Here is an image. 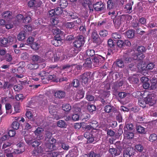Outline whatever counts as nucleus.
Returning <instances> with one entry per match:
<instances>
[{
	"mask_svg": "<svg viewBox=\"0 0 157 157\" xmlns=\"http://www.w3.org/2000/svg\"><path fill=\"white\" fill-rule=\"evenodd\" d=\"M109 152L112 155L116 156L119 155L121 151L120 150H117L114 148H110L109 149Z\"/></svg>",
	"mask_w": 157,
	"mask_h": 157,
	"instance_id": "f3484780",
	"label": "nucleus"
},
{
	"mask_svg": "<svg viewBox=\"0 0 157 157\" xmlns=\"http://www.w3.org/2000/svg\"><path fill=\"white\" fill-rule=\"evenodd\" d=\"M145 57L144 56L143 54H139V55L137 54H135L132 57L133 61H134V60H139L140 59H144Z\"/></svg>",
	"mask_w": 157,
	"mask_h": 157,
	"instance_id": "5701e85b",
	"label": "nucleus"
},
{
	"mask_svg": "<svg viewBox=\"0 0 157 157\" xmlns=\"http://www.w3.org/2000/svg\"><path fill=\"white\" fill-rule=\"evenodd\" d=\"M124 9H125V11L127 13H131L132 12V5L131 4L128 3L126 5Z\"/></svg>",
	"mask_w": 157,
	"mask_h": 157,
	"instance_id": "473e14b6",
	"label": "nucleus"
},
{
	"mask_svg": "<svg viewBox=\"0 0 157 157\" xmlns=\"http://www.w3.org/2000/svg\"><path fill=\"white\" fill-rule=\"evenodd\" d=\"M124 137L128 139H132L134 136L133 133L129 132L126 130H124Z\"/></svg>",
	"mask_w": 157,
	"mask_h": 157,
	"instance_id": "a211bd4d",
	"label": "nucleus"
},
{
	"mask_svg": "<svg viewBox=\"0 0 157 157\" xmlns=\"http://www.w3.org/2000/svg\"><path fill=\"white\" fill-rule=\"evenodd\" d=\"M36 76V77H33L32 79L35 81H38L39 80H43L45 78L44 77L46 75V73L45 71H42L40 73H37Z\"/></svg>",
	"mask_w": 157,
	"mask_h": 157,
	"instance_id": "0eeeda50",
	"label": "nucleus"
},
{
	"mask_svg": "<svg viewBox=\"0 0 157 157\" xmlns=\"http://www.w3.org/2000/svg\"><path fill=\"white\" fill-rule=\"evenodd\" d=\"M63 13L62 8L61 7H58L54 9H52L49 11V15L50 17L54 15H59L62 14Z\"/></svg>",
	"mask_w": 157,
	"mask_h": 157,
	"instance_id": "f03ea898",
	"label": "nucleus"
},
{
	"mask_svg": "<svg viewBox=\"0 0 157 157\" xmlns=\"http://www.w3.org/2000/svg\"><path fill=\"white\" fill-rule=\"evenodd\" d=\"M129 79L130 81H131L132 82H134L135 83H137L139 82L138 78L134 76L130 77Z\"/></svg>",
	"mask_w": 157,
	"mask_h": 157,
	"instance_id": "bf43d9fd",
	"label": "nucleus"
},
{
	"mask_svg": "<svg viewBox=\"0 0 157 157\" xmlns=\"http://www.w3.org/2000/svg\"><path fill=\"white\" fill-rule=\"evenodd\" d=\"M67 15L69 18L72 19H76L78 17L76 13H74L71 12L68 13Z\"/></svg>",
	"mask_w": 157,
	"mask_h": 157,
	"instance_id": "72a5a7b5",
	"label": "nucleus"
},
{
	"mask_svg": "<svg viewBox=\"0 0 157 157\" xmlns=\"http://www.w3.org/2000/svg\"><path fill=\"white\" fill-rule=\"evenodd\" d=\"M56 144L51 143L50 141V143H48L46 144V151H51L57 149V148L56 147Z\"/></svg>",
	"mask_w": 157,
	"mask_h": 157,
	"instance_id": "6e6552de",
	"label": "nucleus"
},
{
	"mask_svg": "<svg viewBox=\"0 0 157 157\" xmlns=\"http://www.w3.org/2000/svg\"><path fill=\"white\" fill-rule=\"evenodd\" d=\"M12 144V143L10 142H5L2 145V149H4L6 147H10L11 145Z\"/></svg>",
	"mask_w": 157,
	"mask_h": 157,
	"instance_id": "0e129e2a",
	"label": "nucleus"
},
{
	"mask_svg": "<svg viewBox=\"0 0 157 157\" xmlns=\"http://www.w3.org/2000/svg\"><path fill=\"white\" fill-rule=\"evenodd\" d=\"M29 56L28 53L25 52L21 54V57L23 60H26L28 59Z\"/></svg>",
	"mask_w": 157,
	"mask_h": 157,
	"instance_id": "774afa93",
	"label": "nucleus"
},
{
	"mask_svg": "<svg viewBox=\"0 0 157 157\" xmlns=\"http://www.w3.org/2000/svg\"><path fill=\"white\" fill-rule=\"evenodd\" d=\"M62 109L64 111L68 112L71 109V107L69 104H64L63 105Z\"/></svg>",
	"mask_w": 157,
	"mask_h": 157,
	"instance_id": "2f4dec72",
	"label": "nucleus"
},
{
	"mask_svg": "<svg viewBox=\"0 0 157 157\" xmlns=\"http://www.w3.org/2000/svg\"><path fill=\"white\" fill-rule=\"evenodd\" d=\"M19 124L17 121L14 122L12 124V128L15 130L18 129L19 127Z\"/></svg>",
	"mask_w": 157,
	"mask_h": 157,
	"instance_id": "4d7b16f0",
	"label": "nucleus"
},
{
	"mask_svg": "<svg viewBox=\"0 0 157 157\" xmlns=\"http://www.w3.org/2000/svg\"><path fill=\"white\" fill-rule=\"evenodd\" d=\"M86 54L89 56H92L94 55V51L93 50L88 49L86 51Z\"/></svg>",
	"mask_w": 157,
	"mask_h": 157,
	"instance_id": "3c124183",
	"label": "nucleus"
},
{
	"mask_svg": "<svg viewBox=\"0 0 157 157\" xmlns=\"http://www.w3.org/2000/svg\"><path fill=\"white\" fill-rule=\"evenodd\" d=\"M0 43L1 46L4 47L7 46L9 45V40L7 38L3 37L0 39Z\"/></svg>",
	"mask_w": 157,
	"mask_h": 157,
	"instance_id": "4468645a",
	"label": "nucleus"
},
{
	"mask_svg": "<svg viewBox=\"0 0 157 157\" xmlns=\"http://www.w3.org/2000/svg\"><path fill=\"white\" fill-rule=\"evenodd\" d=\"M116 114V119L119 122H122L123 119L121 114L119 112H117Z\"/></svg>",
	"mask_w": 157,
	"mask_h": 157,
	"instance_id": "338daca9",
	"label": "nucleus"
},
{
	"mask_svg": "<svg viewBox=\"0 0 157 157\" xmlns=\"http://www.w3.org/2000/svg\"><path fill=\"white\" fill-rule=\"evenodd\" d=\"M14 111L16 113H20L21 111V108L18 102L15 103L13 105Z\"/></svg>",
	"mask_w": 157,
	"mask_h": 157,
	"instance_id": "bb28decb",
	"label": "nucleus"
},
{
	"mask_svg": "<svg viewBox=\"0 0 157 157\" xmlns=\"http://www.w3.org/2000/svg\"><path fill=\"white\" fill-rule=\"evenodd\" d=\"M54 95L56 98H63L65 96L66 94L63 91L58 90L55 92Z\"/></svg>",
	"mask_w": 157,
	"mask_h": 157,
	"instance_id": "9b49d317",
	"label": "nucleus"
},
{
	"mask_svg": "<svg viewBox=\"0 0 157 157\" xmlns=\"http://www.w3.org/2000/svg\"><path fill=\"white\" fill-rule=\"evenodd\" d=\"M32 48L35 50H37L40 47V45L37 43L34 42L31 44Z\"/></svg>",
	"mask_w": 157,
	"mask_h": 157,
	"instance_id": "6e6d98bb",
	"label": "nucleus"
},
{
	"mask_svg": "<svg viewBox=\"0 0 157 157\" xmlns=\"http://www.w3.org/2000/svg\"><path fill=\"white\" fill-rule=\"evenodd\" d=\"M75 26L74 23L73 22H67L65 24V26L66 28L68 29H71L73 28Z\"/></svg>",
	"mask_w": 157,
	"mask_h": 157,
	"instance_id": "4c0bfd02",
	"label": "nucleus"
},
{
	"mask_svg": "<svg viewBox=\"0 0 157 157\" xmlns=\"http://www.w3.org/2000/svg\"><path fill=\"white\" fill-rule=\"evenodd\" d=\"M96 56L101 63L104 62L105 59L107 58V55L105 52H103L102 55H98L97 56Z\"/></svg>",
	"mask_w": 157,
	"mask_h": 157,
	"instance_id": "6ab92c4d",
	"label": "nucleus"
},
{
	"mask_svg": "<svg viewBox=\"0 0 157 157\" xmlns=\"http://www.w3.org/2000/svg\"><path fill=\"white\" fill-rule=\"evenodd\" d=\"M80 78L82 85L84 86L88 82L89 76L86 74H84L80 76Z\"/></svg>",
	"mask_w": 157,
	"mask_h": 157,
	"instance_id": "9d476101",
	"label": "nucleus"
},
{
	"mask_svg": "<svg viewBox=\"0 0 157 157\" xmlns=\"http://www.w3.org/2000/svg\"><path fill=\"white\" fill-rule=\"evenodd\" d=\"M115 63L116 65L119 67L122 68L124 67V63L121 59H117Z\"/></svg>",
	"mask_w": 157,
	"mask_h": 157,
	"instance_id": "c85d7f7f",
	"label": "nucleus"
},
{
	"mask_svg": "<svg viewBox=\"0 0 157 157\" xmlns=\"http://www.w3.org/2000/svg\"><path fill=\"white\" fill-rule=\"evenodd\" d=\"M52 136V134L50 132H46L45 134V140L48 141L50 139H51Z\"/></svg>",
	"mask_w": 157,
	"mask_h": 157,
	"instance_id": "13d9d810",
	"label": "nucleus"
},
{
	"mask_svg": "<svg viewBox=\"0 0 157 157\" xmlns=\"http://www.w3.org/2000/svg\"><path fill=\"white\" fill-rule=\"evenodd\" d=\"M32 60L35 63L39 62L40 61V57L37 55H33L32 57Z\"/></svg>",
	"mask_w": 157,
	"mask_h": 157,
	"instance_id": "8fccbe9b",
	"label": "nucleus"
},
{
	"mask_svg": "<svg viewBox=\"0 0 157 157\" xmlns=\"http://www.w3.org/2000/svg\"><path fill=\"white\" fill-rule=\"evenodd\" d=\"M84 96L83 92L81 90L78 91L75 95L76 101L82 98Z\"/></svg>",
	"mask_w": 157,
	"mask_h": 157,
	"instance_id": "cd10ccee",
	"label": "nucleus"
},
{
	"mask_svg": "<svg viewBox=\"0 0 157 157\" xmlns=\"http://www.w3.org/2000/svg\"><path fill=\"white\" fill-rule=\"evenodd\" d=\"M60 6L63 8H65L67 6V3L66 0H61L60 2Z\"/></svg>",
	"mask_w": 157,
	"mask_h": 157,
	"instance_id": "680f3d73",
	"label": "nucleus"
},
{
	"mask_svg": "<svg viewBox=\"0 0 157 157\" xmlns=\"http://www.w3.org/2000/svg\"><path fill=\"white\" fill-rule=\"evenodd\" d=\"M85 43L84 37L82 36H80L78 39L75 41L73 43L74 47L80 51L82 49V47L83 45Z\"/></svg>",
	"mask_w": 157,
	"mask_h": 157,
	"instance_id": "f257e3e1",
	"label": "nucleus"
},
{
	"mask_svg": "<svg viewBox=\"0 0 157 157\" xmlns=\"http://www.w3.org/2000/svg\"><path fill=\"white\" fill-rule=\"evenodd\" d=\"M99 34L101 37H105L107 35L108 33L105 30H102L100 31Z\"/></svg>",
	"mask_w": 157,
	"mask_h": 157,
	"instance_id": "ea45409f",
	"label": "nucleus"
},
{
	"mask_svg": "<svg viewBox=\"0 0 157 157\" xmlns=\"http://www.w3.org/2000/svg\"><path fill=\"white\" fill-rule=\"evenodd\" d=\"M2 17L6 20L11 19L12 17V13L9 11H5L1 14Z\"/></svg>",
	"mask_w": 157,
	"mask_h": 157,
	"instance_id": "1a4fd4ad",
	"label": "nucleus"
},
{
	"mask_svg": "<svg viewBox=\"0 0 157 157\" xmlns=\"http://www.w3.org/2000/svg\"><path fill=\"white\" fill-rule=\"evenodd\" d=\"M6 109V113L7 114H10L11 113L10 112V109L11 108V106L10 104H6L5 105Z\"/></svg>",
	"mask_w": 157,
	"mask_h": 157,
	"instance_id": "69168bd1",
	"label": "nucleus"
},
{
	"mask_svg": "<svg viewBox=\"0 0 157 157\" xmlns=\"http://www.w3.org/2000/svg\"><path fill=\"white\" fill-rule=\"evenodd\" d=\"M28 67L30 69H36L38 68L39 65L37 63H30L28 64Z\"/></svg>",
	"mask_w": 157,
	"mask_h": 157,
	"instance_id": "e433bc0d",
	"label": "nucleus"
},
{
	"mask_svg": "<svg viewBox=\"0 0 157 157\" xmlns=\"http://www.w3.org/2000/svg\"><path fill=\"white\" fill-rule=\"evenodd\" d=\"M17 21L19 22L23 23L24 17L22 15L19 14L16 17Z\"/></svg>",
	"mask_w": 157,
	"mask_h": 157,
	"instance_id": "5fc2aeb1",
	"label": "nucleus"
},
{
	"mask_svg": "<svg viewBox=\"0 0 157 157\" xmlns=\"http://www.w3.org/2000/svg\"><path fill=\"white\" fill-rule=\"evenodd\" d=\"M114 7L113 2L111 0H109L107 2V8L111 10Z\"/></svg>",
	"mask_w": 157,
	"mask_h": 157,
	"instance_id": "c9c22d12",
	"label": "nucleus"
},
{
	"mask_svg": "<svg viewBox=\"0 0 157 157\" xmlns=\"http://www.w3.org/2000/svg\"><path fill=\"white\" fill-rule=\"evenodd\" d=\"M132 63L131 64H130L128 65V68L131 71H135L137 70V67L135 63L136 62L134 61H132Z\"/></svg>",
	"mask_w": 157,
	"mask_h": 157,
	"instance_id": "c756f323",
	"label": "nucleus"
},
{
	"mask_svg": "<svg viewBox=\"0 0 157 157\" xmlns=\"http://www.w3.org/2000/svg\"><path fill=\"white\" fill-rule=\"evenodd\" d=\"M97 124V123L93 124L92 123L91 124L88 125L86 126V128L87 130H90L91 129H94L96 128V125Z\"/></svg>",
	"mask_w": 157,
	"mask_h": 157,
	"instance_id": "a18cd8bd",
	"label": "nucleus"
},
{
	"mask_svg": "<svg viewBox=\"0 0 157 157\" xmlns=\"http://www.w3.org/2000/svg\"><path fill=\"white\" fill-rule=\"evenodd\" d=\"M46 56L48 58L52 59L53 58L54 54L52 51H49L46 53Z\"/></svg>",
	"mask_w": 157,
	"mask_h": 157,
	"instance_id": "603ef678",
	"label": "nucleus"
},
{
	"mask_svg": "<svg viewBox=\"0 0 157 157\" xmlns=\"http://www.w3.org/2000/svg\"><path fill=\"white\" fill-rule=\"evenodd\" d=\"M57 126L61 128H65L67 125L65 121L62 120H60L57 122Z\"/></svg>",
	"mask_w": 157,
	"mask_h": 157,
	"instance_id": "7c9ffc66",
	"label": "nucleus"
},
{
	"mask_svg": "<svg viewBox=\"0 0 157 157\" xmlns=\"http://www.w3.org/2000/svg\"><path fill=\"white\" fill-rule=\"evenodd\" d=\"M136 130L137 131L140 133H144L145 128L144 127L140 126H138L137 127Z\"/></svg>",
	"mask_w": 157,
	"mask_h": 157,
	"instance_id": "a19ab883",
	"label": "nucleus"
},
{
	"mask_svg": "<svg viewBox=\"0 0 157 157\" xmlns=\"http://www.w3.org/2000/svg\"><path fill=\"white\" fill-rule=\"evenodd\" d=\"M78 49H72L70 51V55L69 57H73L76 56V55L79 52Z\"/></svg>",
	"mask_w": 157,
	"mask_h": 157,
	"instance_id": "58836bf2",
	"label": "nucleus"
},
{
	"mask_svg": "<svg viewBox=\"0 0 157 157\" xmlns=\"http://www.w3.org/2000/svg\"><path fill=\"white\" fill-rule=\"evenodd\" d=\"M88 109L90 112H92L96 110V107L93 105H89L88 106Z\"/></svg>",
	"mask_w": 157,
	"mask_h": 157,
	"instance_id": "864d4df0",
	"label": "nucleus"
},
{
	"mask_svg": "<svg viewBox=\"0 0 157 157\" xmlns=\"http://www.w3.org/2000/svg\"><path fill=\"white\" fill-rule=\"evenodd\" d=\"M17 38L19 40H22L25 38V32H22L20 33L18 35Z\"/></svg>",
	"mask_w": 157,
	"mask_h": 157,
	"instance_id": "f704fd0d",
	"label": "nucleus"
},
{
	"mask_svg": "<svg viewBox=\"0 0 157 157\" xmlns=\"http://www.w3.org/2000/svg\"><path fill=\"white\" fill-rule=\"evenodd\" d=\"M133 150L132 148L128 147L125 149L123 152L124 157H131V156L134 155L133 154Z\"/></svg>",
	"mask_w": 157,
	"mask_h": 157,
	"instance_id": "423d86ee",
	"label": "nucleus"
},
{
	"mask_svg": "<svg viewBox=\"0 0 157 157\" xmlns=\"http://www.w3.org/2000/svg\"><path fill=\"white\" fill-rule=\"evenodd\" d=\"M84 137L87 139L88 143L93 142L94 140L93 136L88 132H86L84 134Z\"/></svg>",
	"mask_w": 157,
	"mask_h": 157,
	"instance_id": "ddd939ff",
	"label": "nucleus"
},
{
	"mask_svg": "<svg viewBox=\"0 0 157 157\" xmlns=\"http://www.w3.org/2000/svg\"><path fill=\"white\" fill-rule=\"evenodd\" d=\"M136 62L137 63V66H136L137 67V70H144L145 69V67L144 66L142 67L143 62L142 59L137 60L136 61Z\"/></svg>",
	"mask_w": 157,
	"mask_h": 157,
	"instance_id": "4be33fe9",
	"label": "nucleus"
},
{
	"mask_svg": "<svg viewBox=\"0 0 157 157\" xmlns=\"http://www.w3.org/2000/svg\"><path fill=\"white\" fill-rule=\"evenodd\" d=\"M61 37H59V36H55L54 39L51 41L52 43L55 46H58L62 44V39Z\"/></svg>",
	"mask_w": 157,
	"mask_h": 157,
	"instance_id": "20e7f679",
	"label": "nucleus"
},
{
	"mask_svg": "<svg viewBox=\"0 0 157 157\" xmlns=\"http://www.w3.org/2000/svg\"><path fill=\"white\" fill-rule=\"evenodd\" d=\"M72 118L73 120L75 121L78 120L79 118V114L78 113L73 114L72 116Z\"/></svg>",
	"mask_w": 157,
	"mask_h": 157,
	"instance_id": "e2e57ef3",
	"label": "nucleus"
},
{
	"mask_svg": "<svg viewBox=\"0 0 157 157\" xmlns=\"http://www.w3.org/2000/svg\"><path fill=\"white\" fill-rule=\"evenodd\" d=\"M134 31L132 30H128L125 32V35L128 38H132L134 36Z\"/></svg>",
	"mask_w": 157,
	"mask_h": 157,
	"instance_id": "b1692460",
	"label": "nucleus"
},
{
	"mask_svg": "<svg viewBox=\"0 0 157 157\" xmlns=\"http://www.w3.org/2000/svg\"><path fill=\"white\" fill-rule=\"evenodd\" d=\"M113 108V107L110 105H107L105 107V110L106 112L109 113L112 111Z\"/></svg>",
	"mask_w": 157,
	"mask_h": 157,
	"instance_id": "c03bdc74",
	"label": "nucleus"
},
{
	"mask_svg": "<svg viewBox=\"0 0 157 157\" xmlns=\"http://www.w3.org/2000/svg\"><path fill=\"white\" fill-rule=\"evenodd\" d=\"M122 59L124 61L125 63H128L132 61V59L130 58V56L127 54H125L122 57Z\"/></svg>",
	"mask_w": 157,
	"mask_h": 157,
	"instance_id": "aec40b11",
	"label": "nucleus"
},
{
	"mask_svg": "<svg viewBox=\"0 0 157 157\" xmlns=\"http://www.w3.org/2000/svg\"><path fill=\"white\" fill-rule=\"evenodd\" d=\"M92 62L90 58H87L85 60V63L83 64V66L85 67L90 68L91 66Z\"/></svg>",
	"mask_w": 157,
	"mask_h": 157,
	"instance_id": "393cba45",
	"label": "nucleus"
},
{
	"mask_svg": "<svg viewBox=\"0 0 157 157\" xmlns=\"http://www.w3.org/2000/svg\"><path fill=\"white\" fill-rule=\"evenodd\" d=\"M61 55L60 53H56L53 56L54 62H57L60 61V56Z\"/></svg>",
	"mask_w": 157,
	"mask_h": 157,
	"instance_id": "49530a36",
	"label": "nucleus"
},
{
	"mask_svg": "<svg viewBox=\"0 0 157 157\" xmlns=\"http://www.w3.org/2000/svg\"><path fill=\"white\" fill-rule=\"evenodd\" d=\"M92 37L95 42H97V43H100L99 42L100 39L96 31L94 30L92 34Z\"/></svg>",
	"mask_w": 157,
	"mask_h": 157,
	"instance_id": "2eb2a0df",
	"label": "nucleus"
},
{
	"mask_svg": "<svg viewBox=\"0 0 157 157\" xmlns=\"http://www.w3.org/2000/svg\"><path fill=\"white\" fill-rule=\"evenodd\" d=\"M145 98L147 104L150 105H152L156 103V98L153 94L149 95Z\"/></svg>",
	"mask_w": 157,
	"mask_h": 157,
	"instance_id": "7ed1b4c3",
	"label": "nucleus"
},
{
	"mask_svg": "<svg viewBox=\"0 0 157 157\" xmlns=\"http://www.w3.org/2000/svg\"><path fill=\"white\" fill-rule=\"evenodd\" d=\"M93 7L94 10L97 11H100L103 10L105 6L101 2H98L93 5Z\"/></svg>",
	"mask_w": 157,
	"mask_h": 157,
	"instance_id": "39448f33",
	"label": "nucleus"
},
{
	"mask_svg": "<svg viewBox=\"0 0 157 157\" xmlns=\"http://www.w3.org/2000/svg\"><path fill=\"white\" fill-rule=\"evenodd\" d=\"M113 22L115 26L118 27L121 24V17L120 16L116 17L113 20Z\"/></svg>",
	"mask_w": 157,
	"mask_h": 157,
	"instance_id": "412c9836",
	"label": "nucleus"
},
{
	"mask_svg": "<svg viewBox=\"0 0 157 157\" xmlns=\"http://www.w3.org/2000/svg\"><path fill=\"white\" fill-rule=\"evenodd\" d=\"M52 32L55 36H59V37H62L61 36H63V33L61 31L55 26H53Z\"/></svg>",
	"mask_w": 157,
	"mask_h": 157,
	"instance_id": "f8f14e48",
	"label": "nucleus"
},
{
	"mask_svg": "<svg viewBox=\"0 0 157 157\" xmlns=\"http://www.w3.org/2000/svg\"><path fill=\"white\" fill-rule=\"evenodd\" d=\"M151 86L150 87L149 90H155L157 91V80L153 79H152L151 80Z\"/></svg>",
	"mask_w": 157,
	"mask_h": 157,
	"instance_id": "dca6fc26",
	"label": "nucleus"
},
{
	"mask_svg": "<svg viewBox=\"0 0 157 157\" xmlns=\"http://www.w3.org/2000/svg\"><path fill=\"white\" fill-rule=\"evenodd\" d=\"M49 111L51 114L55 113L56 112V107L53 105L50 106L49 107Z\"/></svg>",
	"mask_w": 157,
	"mask_h": 157,
	"instance_id": "de8ad7c7",
	"label": "nucleus"
},
{
	"mask_svg": "<svg viewBox=\"0 0 157 157\" xmlns=\"http://www.w3.org/2000/svg\"><path fill=\"white\" fill-rule=\"evenodd\" d=\"M138 103L139 105L143 108H144L146 106L147 104L145 101V98H140L138 100Z\"/></svg>",
	"mask_w": 157,
	"mask_h": 157,
	"instance_id": "a878e982",
	"label": "nucleus"
},
{
	"mask_svg": "<svg viewBox=\"0 0 157 157\" xmlns=\"http://www.w3.org/2000/svg\"><path fill=\"white\" fill-rule=\"evenodd\" d=\"M89 157H101L99 154L94 152V151H91L88 154Z\"/></svg>",
	"mask_w": 157,
	"mask_h": 157,
	"instance_id": "79ce46f5",
	"label": "nucleus"
},
{
	"mask_svg": "<svg viewBox=\"0 0 157 157\" xmlns=\"http://www.w3.org/2000/svg\"><path fill=\"white\" fill-rule=\"evenodd\" d=\"M9 40V44L10 43H13L16 42V38L14 36H9L7 38Z\"/></svg>",
	"mask_w": 157,
	"mask_h": 157,
	"instance_id": "37998d69",
	"label": "nucleus"
},
{
	"mask_svg": "<svg viewBox=\"0 0 157 157\" xmlns=\"http://www.w3.org/2000/svg\"><path fill=\"white\" fill-rule=\"evenodd\" d=\"M112 36L113 38L115 39H119L121 38V34L118 33H115L112 34Z\"/></svg>",
	"mask_w": 157,
	"mask_h": 157,
	"instance_id": "09e8293b",
	"label": "nucleus"
},
{
	"mask_svg": "<svg viewBox=\"0 0 157 157\" xmlns=\"http://www.w3.org/2000/svg\"><path fill=\"white\" fill-rule=\"evenodd\" d=\"M126 128L128 130H132L134 128V126L132 124H126L124 127V130Z\"/></svg>",
	"mask_w": 157,
	"mask_h": 157,
	"instance_id": "052dcab7",
	"label": "nucleus"
}]
</instances>
